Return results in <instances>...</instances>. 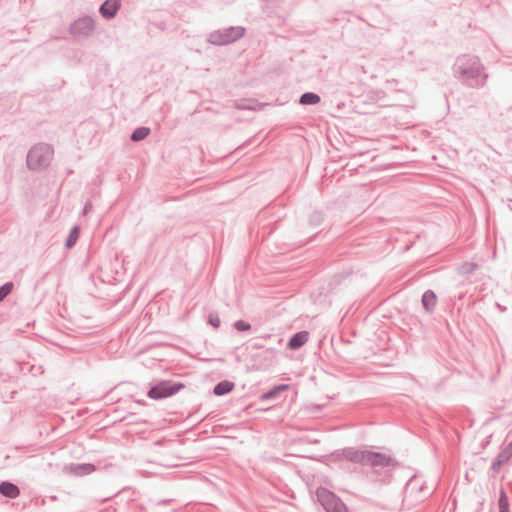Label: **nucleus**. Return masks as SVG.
I'll list each match as a JSON object with an SVG mask.
<instances>
[{
    "instance_id": "1",
    "label": "nucleus",
    "mask_w": 512,
    "mask_h": 512,
    "mask_svg": "<svg viewBox=\"0 0 512 512\" xmlns=\"http://www.w3.org/2000/svg\"><path fill=\"white\" fill-rule=\"evenodd\" d=\"M317 497L327 512H350L347 506L332 492L325 488L317 491Z\"/></svg>"
},
{
    "instance_id": "8",
    "label": "nucleus",
    "mask_w": 512,
    "mask_h": 512,
    "mask_svg": "<svg viewBox=\"0 0 512 512\" xmlns=\"http://www.w3.org/2000/svg\"><path fill=\"white\" fill-rule=\"evenodd\" d=\"M437 303V297L432 291H427L423 294L422 304L427 311H432Z\"/></svg>"
},
{
    "instance_id": "14",
    "label": "nucleus",
    "mask_w": 512,
    "mask_h": 512,
    "mask_svg": "<svg viewBox=\"0 0 512 512\" xmlns=\"http://www.w3.org/2000/svg\"><path fill=\"white\" fill-rule=\"evenodd\" d=\"M499 512H509L508 498L504 491H501L500 493Z\"/></svg>"
},
{
    "instance_id": "4",
    "label": "nucleus",
    "mask_w": 512,
    "mask_h": 512,
    "mask_svg": "<svg viewBox=\"0 0 512 512\" xmlns=\"http://www.w3.org/2000/svg\"><path fill=\"white\" fill-rule=\"evenodd\" d=\"M50 151L47 148H33L27 157V161L30 167H37L41 165L40 158L42 156L49 157Z\"/></svg>"
},
{
    "instance_id": "11",
    "label": "nucleus",
    "mask_w": 512,
    "mask_h": 512,
    "mask_svg": "<svg viewBox=\"0 0 512 512\" xmlns=\"http://www.w3.org/2000/svg\"><path fill=\"white\" fill-rule=\"evenodd\" d=\"M233 383L229 381H223L217 384L214 388V393L218 396L224 395L233 389Z\"/></svg>"
},
{
    "instance_id": "6",
    "label": "nucleus",
    "mask_w": 512,
    "mask_h": 512,
    "mask_svg": "<svg viewBox=\"0 0 512 512\" xmlns=\"http://www.w3.org/2000/svg\"><path fill=\"white\" fill-rule=\"evenodd\" d=\"M309 338V333L306 331H301L296 333L289 341L288 347L292 350L298 349L302 347Z\"/></svg>"
},
{
    "instance_id": "13",
    "label": "nucleus",
    "mask_w": 512,
    "mask_h": 512,
    "mask_svg": "<svg viewBox=\"0 0 512 512\" xmlns=\"http://www.w3.org/2000/svg\"><path fill=\"white\" fill-rule=\"evenodd\" d=\"M148 134H149V129L146 127H141V128L136 129L133 132L131 139L133 141H140V140L144 139L145 137H147Z\"/></svg>"
},
{
    "instance_id": "2",
    "label": "nucleus",
    "mask_w": 512,
    "mask_h": 512,
    "mask_svg": "<svg viewBox=\"0 0 512 512\" xmlns=\"http://www.w3.org/2000/svg\"><path fill=\"white\" fill-rule=\"evenodd\" d=\"M183 386L181 383L161 382L149 391L148 396L152 399L166 398L181 390Z\"/></svg>"
},
{
    "instance_id": "9",
    "label": "nucleus",
    "mask_w": 512,
    "mask_h": 512,
    "mask_svg": "<svg viewBox=\"0 0 512 512\" xmlns=\"http://www.w3.org/2000/svg\"><path fill=\"white\" fill-rule=\"evenodd\" d=\"M93 29L92 21L90 19H81L77 21L74 26L73 30L75 33H88Z\"/></svg>"
},
{
    "instance_id": "19",
    "label": "nucleus",
    "mask_w": 512,
    "mask_h": 512,
    "mask_svg": "<svg viewBox=\"0 0 512 512\" xmlns=\"http://www.w3.org/2000/svg\"><path fill=\"white\" fill-rule=\"evenodd\" d=\"M236 328L238 330H249L250 329V325L249 324H245L244 322L240 321V322L236 323Z\"/></svg>"
},
{
    "instance_id": "5",
    "label": "nucleus",
    "mask_w": 512,
    "mask_h": 512,
    "mask_svg": "<svg viewBox=\"0 0 512 512\" xmlns=\"http://www.w3.org/2000/svg\"><path fill=\"white\" fill-rule=\"evenodd\" d=\"M120 7V0H106L100 8L101 14L106 18L113 17Z\"/></svg>"
},
{
    "instance_id": "18",
    "label": "nucleus",
    "mask_w": 512,
    "mask_h": 512,
    "mask_svg": "<svg viewBox=\"0 0 512 512\" xmlns=\"http://www.w3.org/2000/svg\"><path fill=\"white\" fill-rule=\"evenodd\" d=\"M209 322L214 327H219L220 325V319L217 316H210Z\"/></svg>"
},
{
    "instance_id": "16",
    "label": "nucleus",
    "mask_w": 512,
    "mask_h": 512,
    "mask_svg": "<svg viewBox=\"0 0 512 512\" xmlns=\"http://www.w3.org/2000/svg\"><path fill=\"white\" fill-rule=\"evenodd\" d=\"M78 235H79L78 228L72 229V231L70 232V235L68 237V240H67V247H72L75 244V242L78 238Z\"/></svg>"
},
{
    "instance_id": "17",
    "label": "nucleus",
    "mask_w": 512,
    "mask_h": 512,
    "mask_svg": "<svg viewBox=\"0 0 512 512\" xmlns=\"http://www.w3.org/2000/svg\"><path fill=\"white\" fill-rule=\"evenodd\" d=\"M512 455V442L500 453L499 459L507 461Z\"/></svg>"
},
{
    "instance_id": "20",
    "label": "nucleus",
    "mask_w": 512,
    "mask_h": 512,
    "mask_svg": "<svg viewBox=\"0 0 512 512\" xmlns=\"http://www.w3.org/2000/svg\"><path fill=\"white\" fill-rule=\"evenodd\" d=\"M49 156H51V154H50ZM44 157H45V160H43V162L40 160L41 165H42L43 163H46V161L50 159V157H46V156H44Z\"/></svg>"
},
{
    "instance_id": "10",
    "label": "nucleus",
    "mask_w": 512,
    "mask_h": 512,
    "mask_svg": "<svg viewBox=\"0 0 512 512\" xmlns=\"http://www.w3.org/2000/svg\"><path fill=\"white\" fill-rule=\"evenodd\" d=\"M289 389V385L281 384L273 387L270 391L264 393L261 398L263 400H270L277 397L281 392L287 391Z\"/></svg>"
},
{
    "instance_id": "21",
    "label": "nucleus",
    "mask_w": 512,
    "mask_h": 512,
    "mask_svg": "<svg viewBox=\"0 0 512 512\" xmlns=\"http://www.w3.org/2000/svg\"><path fill=\"white\" fill-rule=\"evenodd\" d=\"M85 469H86L87 471H91V470H92V467H91L90 465H88V466H86V467H85Z\"/></svg>"
},
{
    "instance_id": "12",
    "label": "nucleus",
    "mask_w": 512,
    "mask_h": 512,
    "mask_svg": "<svg viewBox=\"0 0 512 512\" xmlns=\"http://www.w3.org/2000/svg\"><path fill=\"white\" fill-rule=\"evenodd\" d=\"M320 101V97L314 93H305L301 96L300 102L304 105L317 104Z\"/></svg>"
},
{
    "instance_id": "7",
    "label": "nucleus",
    "mask_w": 512,
    "mask_h": 512,
    "mask_svg": "<svg viewBox=\"0 0 512 512\" xmlns=\"http://www.w3.org/2000/svg\"><path fill=\"white\" fill-rule=\"evenodd\" d=\"M0 493L5 497L16 498L19 495V489L13 483L3 482L0 484Z\"/></svg>"
},
{
    "instance_id": "3",
    "label": "nucleus",
    "mask_w": 512,
    "mask_h": 512,
    "mask_svg": "<svg viewBox=\"0 0 512 512\" xmlns=\"http://www.w3.org/2000/svg\"><path fill=\"white\" fill-rule=\"evenodd\" d=\"M355 459L359 460L365 464H370L373 466L386 465L390 461V459L388 457H386L385 455L368 452V451L356 453Z\"/></svg>"
},
{
    "instance_id": "15",
    "label": "nucleus",
    "mask_w": 512,
    "mask_h": 512,
    "mask_svg": "<svg viewBox=\"0 0 512 512\" xmlns=\"http://www.w3.org/2000/svg\"><path fill=\"white\" fill-rule=\"evenodd\" d=\"M13 290L12 283H6L0 287V302Z\"/></svg>"
}]
</instances>
